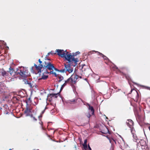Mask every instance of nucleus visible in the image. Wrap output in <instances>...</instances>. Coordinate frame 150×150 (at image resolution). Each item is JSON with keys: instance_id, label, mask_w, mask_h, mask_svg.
<instances>
[{"instance_id": "obj_1", "label": "nucleus", "mask_w": 150, "mask_h": 150, "mask_svg": "<svg viewBox=\"0 0 150 150\" xmlns=\"http://www.w3.org/2000/svg\"><path fill=\"white\" fill-rule=\"evenodd\" d=\"M28 72L26 68L23 67H20L16 69V72H15L16 75H17L18 77L23 79L25 83L27 84L30 88H33L34 85H33V81H29L27 80L26 78L28 76Z\"/></svg>"}, {"instance_id": "obj_2", "label": "nucleus", "mask_w": 150, "mask_h": 150, "mask_svg": "<svg viewBox=\"0 0 150 150\" xmlns=\"http://www.w3.org/2000/svg\"><path fill=\"white\" fill-rule=\"evenodd\" d=\"M57 52V54L62 57H64L65 59L68 62H71L72 61L75 62V64L73 66L76 65L77 64V62L78 61V59L75 58L74 57L72 56L70 53H69L67 50L64 51L63 50L59 49L56 50Z\"/></svg>"}, {"instance_id": "obj_3", "label": "nucleus", "mask_w": 150, "mask_h": 150, "mask_svg": "<svg viewBox=\"0 0 150 150\" xmlns=\"http://www.w3.org/2000/svg\"><path fill=\"white\" fill-rule=\"evenodd\" d=\"M14 69L12 68L11 67L9 69V71H5L3 69H0V75L2 76L3 77L6 78L7 76H9L10 74L12 76L13 78H16L18 77L17 75H16Z\"/></svg>"}, {"instance_id": "obj_4", "label": "nucleus", "mask_w": 150, "mask_h": 150, "mask_svg": "<svg viewBox=\"0 0 150 150\" xmlns=\"http://www.w3.org/2000/svg\"><path fill=\"white\" fill-rule=\"evenodd\" d=\"M54 67L53 64H52L50 61H45L43 63V66L42 69V72L44 71V74H49L48 70L51 71L53 70Z\"/></svg>"}, {"instance_id": "obj_5", "label": "nucleus", "mask_w": 150, "mask_h": 150, "mask_svg": "<svg viewBox=\"0 0 150 150\" xmlns=\"http://www.w3.org/2000/svg\"><path fill=\"white\" fill-rule=\"evenodd\" d=\"M38 62L40 64L38 66L36 64H34V67H32L31 68V71L33 73L36 74H40L42 72V69L43 66V63L42 64V62L39 59Z\"/></svg>"}, {"instance_id": "obj_6", "label": "nucleus", "mask_w": 150, "mask_h": 150, "mask_svg": "<svg viewBox=\"0 0 150 150\" xmlns=\"http://www.w3.org/2000/svg\"><path fill=\"white\" fill-rule=\"evenodd\" d=\"M69 63L67 64H65L64 66L65 69H62V70H64L65 71L63 73H66L67 71L69 72V73H71L73 71V68H72L71 67V66L73 67H75L76 65L73 66V65L75 64V62L74 61H72L71 62H69Z\"/></svg>"}, {"instance_id": "obj_7", "label": "nucleus", "mask_w": 150, "mask_h": 150, "mask_svg": "<svg viewBox=\"0 0 150 150\" xmlns=\"http://www.w3.org/2000/svg\"><path fill=\"white\" fill-rule=\"evenodd\" d=\"M126 124L130 129L131 133H134L135 130L133 127L134 123L133 121L131 119L127 120L126 122Z\"/></svg>"}, {"instance_id": "obj_8", "label": "nucleus", "mask_w": 150, "mask_h": 150, "mask_svg": "<svg viewBox=\"0 0 150 150\" xmlns=\"http://www.w3.org/2000/svg\"><path fill=\"white\" fill-rule=\"evenodd\" d=\"M5 87L4 84L2 82H0V96L4 95L5 91L4 89Z\"/></svg>"}, {"instance_id": "obj_9", "label": "nucleus", "mask_w": 150, "mask_h": 150, "mask_svg": "<svg viewBox=\"0 0 150 150\" xmlns=\"http://www.w3.org/2000/svg\"><path fill=\"white\" fill-rule=\"evenodd\" d=\"M71 77L72 79V83H75L77 80L79 78V76L77 75L76 74H74Z\"/></svg>"}, {"instance_id": "obj_10", "label": "nucleus", "mask_w": 150, "mask_h": 150, "mask_svg": "<svg viewBox=\"0 0 150 150\" xmlns=\"http://www.w3.org/2000/svg\"><path fill=\"white\" fill-rule=\"evenodd\" d=\"M26 103V108L24 111V112L26 114V116H27L30 115V113L31 112V111L30 109L28 107V104L27 103V102Z\"/></svg>"}, {"instance_id": "obj_11", "label": "nucleus", "mask_w": 150, "mask_h": 150, "mask_svg": "<svg viewBox=\"0 0 150 150\" xmlns=\"http://www.w3.org/2000/svg\"><path fill=\"white\" fill-rule=\"evenodd\" d=\"M59 93H51L49 94H48L47 96V100H49L50 101H51L52 100V97H54L56 95H59Z\"/></svg>"}, {"instance_id": "obj_12", "label": "nucleus", "mask_w": 150, "mask_h": 150, "mask_svg": "<svg viewBox=\"0 0 150 150\" xmlns=\"http://www.w3.org/2000/svg\"><path fill=\"white\" fill-rule=\"evenodd\" d=\"M147 144L146 141L143 139L139 140L137 144V146H140L145 145Z\"/></svg>"}, {"instance_id": "obj_13", "label": "nucleus", "mask_w": 150, "mask_h": 150, "mask_svg": "<svg viewBox=\"0 0 150 150\" xmlns=\"http://www.w3.org/2000/svg\"><path fill=\"white\" fill-rule=\"evenodd\" d=\"M135 92L136 95L135 98L134 99V101L139 103L141 100V98L138 92L136 91H135Z\"/></svg>"}, {"instance_id": "obj_14", "label": "nucleus", "mask_w": 150, "mask_h": 150, "mask_svg": "<svg viewBox=\"0 0 150 150\" xmlns=\"http://www.w3.org/2000/svg\"><path fill=\"white\" fill-rule=\"evenodd\" d=\"M135 131L134 130V133H131L133 135V140L134 142H136L137 143L139 141V139L137 138L136 134H135Z\"/></svg>"}, {"instance_id": "obj_15", "label": "nucleus", "mask_w": 150, "mask_h": 150, "mask_svg": "<svg viewBox=\"0 0 150 150\" xmlns=\"http://www.w3.org/2000/svg\"><path fill=\"white\" fill-rule=\"evenodd\" d=\"M94 51L98 53V54L99 55L101 56L104 60H107L109 62H111V61L107 57L103 55L102 53L98 51L96 52L95 51Z\"/></svg>"}, {"instance_id": "obj_16", "label": "nucleus", "mask_w": 150, "mask_h": 150, "mask_svg": "<svg viewBox=\"0 0 150 150\" xmlns=\"http://www.w3.org/2000/svg\"><path fill=\"white\" fill-rule=\"evenodd\" d=\"M43 72L42 76L40 79L46 80L48 78V75H45V74H44V71Z\"/></svg>"}, {"instance_id": "obj_17", "label": "nucleus", "mask_w": 150, "mask_h": 150, "mask_svg": "<svg viewBox=\"0 0 150 150\" xmlns=\"http://www.w3.org/2000/svg\"><path fill=\"white\" fill-rule=\"evenodd\" d=\"M53 69L56 71H59V72H62V73L64 72L65 71L64 70H62V69H61V70L58 69H57L56 68H55L54 66L53 68Z\"/></svg>"}, {"instance_id": "obj_18", "label": "nucleus", "mask_w": 150, "mask_h": 150, "mask_svg": "<svg viewBox=\"0 0 150 150\" xmlns=\"http://www.w3.org/2000/svg\"><path fill=\"white\" fill-rule=\"evenodd\" d=\"M69 82L72 83V79L71 78V77L69 78L67 80L65 81V83L67 84V83H69Z\"/></svg>"}, {"instance_id": "obj_19", "label": "nucleus", "mask_w": 150, "mask_h": 150, "mask_svg": "<svg viewBox=\"0 0 150 150\" xmlns=\"http://www.w3.org/2000/svg\"><path fill=\"white\" fill-rule=\"evenodd\" d=\"M81 101H82V102H83V100H82L81 99L79 98H76V103H77L79 104L81 103Z\"/></svg>"}, {"instance_id": "obj_20", "label": "nucleus", "mask_w": 150, "mask_h": 150, "mask_svg": "<svg viewBox=\"0 0 150 150\" xmlns=\"http://www.w3.org/2000/svg\"><path fill=\"white\" fill-rule=\"evenodd\" d=\"M87 139H86L85 140L84 142V143L83 144V145L84 149H86L87 148Z\"/></svg>"}, {"instance_id": "obj_21", "label": "nucleus", "mask_w": 150, "mask_h": 150, "mask_svg": "<svg viewBox=\"0 0 150 150\" xmlns=\"http://www.w3.org/2000/svg\"><path fill=\"white\" fill-rule=\"evenodd\" d=\"M69 102L70 103L75 104L76 103V98L70 100Z\"/></svg>"}, {"instance_id": "obj_22", "label": "nucleus", "mask_w": 150, "mask_h": 150, "mask_svg": "<svg viewBox=\"0 0 150 150\" xmlns=\"http://www.w3.org/2000/svg\"><path fill=\"white\" fill-rule=\"evenodd\" d=\"M89 109L91 110L92 114H93L94 112V110L93 107L92 106L89 105Z\"/></svg>"}, {"instance_id": "obj_23", "label": "nucleus", "mask_w": 150, "mask_h": 150, "mask_svg": "<svg viewBox=\"0 0 150 150\" xmlns=\"http://www.w3.org/2000/svg\"><path fill=\"white\" fill-rule=\"evenodd\" d=\"M49 74L54 75L55 77H57V76L56 73L55 72H54L53 70H51L50 72H49Z\"/></svg>"}, {"instance_id": "obj_24", "label": "nucleus", "mask_w": 150, "mask_h": 150, "mask_svg": "<svg viewBox=\"0 0 150 150\" xmlns=\"http://www.w3.org/2000/svg\"><path fill=\"white\" fill-rule=\"evenodd\" d=\"M67 84L65 82L62 86L61 88H60V89L59 91V93L62 90L63 88L67 85Z\"/></svg>"}, {"instance_id": "obj_25", "label": "nucleus", "mask_w": 150, "mask_h": 150, "mask_svg": "<svg viewBox=\"0 0 150 150\" xmlns=\"http://www.w3.org/2000/svg\"><path fill=\"white\" fill-rule=\"evenodd\" d=\"M141 146L142 149H146L148 147V146H147V144H146L145 145H142Z\"/></svg>"}, {"instance_id": "obj_26", "label": "nucleus", "mask_w": 150, "mask_h": 150, "mask_svg": "<svg viewBox=\"0 0 150 150\" xmlns=\"http://www.w3.org/2000/svg\"><path fill=\"white\" fill-rule=\"evenodd\" d=\"M59 80L58 81V82H60L62 80H63L64 79L63 77V76H61L59 77Z\"/></svg>"}, {"instance_id": "obj_27", "label": "nucleus", "mask_w": 150, "mask_h": 150, "mask_svg": "<svg viewBox=\"0 0 150 150\" xmlns=\"http://www.w3.org/2000/svg\"><path fill=\"white\" fill-rule=\"evenodd\" d=\"M105 129H106V131L105 132H102L104 134H106L108 133H109V131L108 129L106 127Z\"/></svg>"}, {"instance_id": "obj_28", "label": "nucleus", "mask_w": 150, "mask_h": 150, "mask_svg": "<svg viewBox=\"0 0 150 150\" xmlns=\"http://www.w3.org/2000/svg\"><path fill=\"white\" fill-rule=\"evenodd\" d=\"M80 52H79V51H78V52H76L75 53V54H73L72 55V56H73V57H74V56H76L77 55L79 54H80Z\"/></svg>"}, {"instance_id": "obj_29", "label": "nucleus", "mask_w": 150, "mask_h": 150, "mask_svg": "<svg viewBox=\"0 0 150 150\" xmlns=\"http://www.w3.org/2000/svg\"><path fill=\"white\" fill-rule=\"evenodd\" d=\"M56 54V53H54V52L53 51H52L51 52L48 53V54Z\"/></svg>"}, {"instance_id": "obj_30", "label": "nucleus", "mask_w": 150, "mask_h": 150, "mask_svg": "<svg viewBox=\"0 0 150 150\" xmlns=\"http://www.w3.org/2000/svg\"><path fill=\"white\" fill-rule=\"evenodd\" d=\"M30 117L33 118L34 120L36 121L37 120V119L34 117L33 116V115H30Z\"/></svg>"}, {"instance_id": "obj_31", "label": "nucleus", "mask_w": 150, "mask_h": 150, "mask_svg": "<svg viewBox=\"0 0 150 150\" xmlns=\"http://www.w3.org/2000/svg\"><path fill=\"white\" fill-rule=\"evenodd\" d=\"M47 108L46 107L45 109H44V110H43L42 112L41 113V114H43V113H44L45 112V110Z\"/></svg>"}, {"instance_id": "obj_32", "label": "nucleus", "mask_w": 150, "mask_h": 150, "mask_svg": "<svg viewBox=\"0 0 150 150\" xmlns=\"http://www.w3.org/2000/svg\"><path fill=\"white\" fill-rule=\"evenodd\" d=\"M72 88H73V91L74 92V91H76L75 87L74 86H72Z\"/></svg>"}, {"instance_id": "obj_33", "label": "nucleus", "mask_w": 150, "mask_h": 150, "mask_svg": "<svg viewBox=\"0 0 150 150\" xmlns=\"http://www.w3.org/2000/svg\"><path fill=\"white\" fill-rule=\"evenodd\" d=\"M26 102H27V103L28 104V103L29 102H30V103L31 102L30 98H28V100L27 101H26Z\"/></svg>"}, {"instance_id": "obj_34", "label": "nucleus", "mask_w": 150, "mask_h": 150, "mask_svg": "<svg viewBox=\"0 0 150 150\" xmlns=\"http://www.w3.org/2000/svg\"><path fill=\"white\" fill-rule=\"evenodd\" d=\"M91 116V115L90 114V113H88L87 115V117L89 118V119L90 117Z\"/></svg>"}, {"instance_id": "obj_35", "label": "nucleus", "mask_w": 150, "mask_h": 150, "mask_svg": "<svg viewBox=\"0 0 150 150\" xmlns=\"http://www.w3.org/2000/svg\"><path fill=\"white\" fill-rule=\"evenodd\" d=\"M50 54H48V53L47 54V55H46V57H45V61H46V59H47V58L48 57L49 55Z\"/></svg>"}, {"instance_id": "obj_36", "label": "nucleus", "mask_w": 150, "mask_h": 150, "mask_svg": "<svg viewBox=\"0 0 150 150\" xmlns=\"http://www.w3.org/2000/svg\"><path fill=\"white\" fill-rule=\"evenodd\" d=\"M88 148L89 150H91V149L89 144L88 145Z\"/></svg>"}, {"instance_id": "obj_37", "label": "nucleus", "mask_w": 150, "mask_h": 150, "mask_svg": "<svg viewBox=\"0 0 150 150\" xmlns=\"http://www.w3.org/2000/svg\"><path fill=\"white\" fill-rule=\"evenodd\" d=\"M42 117V114H41V115L38 117L39 118H40V117Z\"/></svg>"}, {"instance_id": "obj_38", "label": "nucleus", "mask_w": 150, "mask_h": 150, "mask_svg": "<svg viewBox=\"0 0 150 150\" xmlns=\"http://www.w3.org/2000/svg\"><path fill=\"white\" fill-rule=\"evenodd\" d=\"M133 90H134V89H132L131 90V91H130V92L129 93V94L131 93Z\"/></svg>"}, {"instance_id": "obj_39", "label": "nucleus", "mask_w": 150, "mask_h": 150, "mask_svg": "<svg viewBox=\"0 0 150 150\" xmlns=\"http://www.w3.org/2000/svg\"><path fill=\"white\" fill-rule=\"evenodd\" d=\"M59 95H59H56V96H54V97L55 98H57V96H58Z\"/></svg>"}, {"instance_id": "obj_40", "label": "nucleus", "mask_w": 150, "mask_h": 150, "mask_svg": "<svg viewBox=\"0 0 150 150\" xmlns=\"http://www.w3.org/2000/svg\"><path fill=\"white\" fill-rule=\"evenodd\" d=\"M46 60L47 59V60L48 61H50V59H48L47 58V59H46Z\"/></svg>"}, {"instance_id": "obj_41", "label": "nucleus", "mask_w": 150, "mask_h": 150, "mask_svg": "<svg viewBox=\"0 0 150 150\" xmlns=\"http://www.w3.org/2000/svg\"><path fill=\"white\" fill-rule=\"evenodd\" d=\"M79 78L80 79L82 78V77L81 76H79Z\"/></svg>"}, {"instance_id": "obj_42", "label": "nucleus", "mask_w": 150, "mask_h": 150, "mask_svg": "<svg viewBox=\"0 0 150 150\" xmlns=\"http://www.w3.org/2000/svg\"><path fill=\"white\" fill-rule=\"evenodd\" d=\"M15 98L17 100H18V99L16 98L15 97Z\"/></svg>"}, {"instance_id": "obj_43", "label": "nucleus", "mask_w": 150, "mask_h": 150, "mask_svg": "<svg viewBox=\"0 0 150 150\" xmlns=\"http://www.w3.org/2000/svg\"><path fill=\"white\" fill-rule=\"evenodd\" d=\"M134 84H136V85H137V83H133Z\"/></svg>"}, {"instance_id": "obj_44", "label": "nucleus", "mask_w": 150, "mask_h": 150, "mask_svg": "<svg viewBox=\"0 0 150 150\" xmlns=\"http://www.w3.org/2000/svg\"><path fill=\"white\" fill-rule=\"evenodd\" d=\"M149 129L150 131V126L149 127Z\"/></svg>"}, {"instance_id": "obj_45", "label": "nucleus", "mask_w": 150, "mask_h": 150, "mask_svg": "<svg viewBox=\"0 0 150 150\" xmlns=\"http://www.w3.org/2000/svg\"><path fill=\"white\" fill-rule=\"evenodd\" d=\"M87 54H88V55H90L89 53H88Z\"/></svg>"}, {"instance_id": "obj_46", "label": "nucleus", "mask_w": 150, "mask_h": 150, "mask_svg": "<svg viewBox=\"0 0 150 150\" xmlns=\"http://www.w3.org/2000/svg\"><path fill=\"white\" fill-rule=\"evenodd\" d=\"M9 113V112H6V114H8Z\"/></svg>"}, {"instance_id": "obj_47", "label": "nucleus", "mask_w": 150, "mask_h": 150, "mask_svg": "<svg viewBox=\"0 0 150 150\" xmlns=\"http://www.w3.org/2000/svg\"><path fill=\"white\" fill-rule=\"evenodd\" d=\"M50 123V122H48V124H49Z\"/></svg>"}, {"instance_id": "obj_48", "label": "nucleus", "mask_w": 150, "mask_h": 150, "mask_svg": "<svg viewBox=\"0 0 150 150\" xmlns=\"http://www.w3.org/2000/svg\"><path fill=\"white\" fill-rule=\"evenodd\" d=\"M116 67V69H117V67Z\"/></svg>"}, {"instance_id": "obj_49", "label": "nucleus", "mask_w": 150, "mask_h": 150, "mask_svg": "<svg viewBox=\"0 0 150 150\" xmlns=\"http://www.w3.org/2000/svg\"><path fill=\"white\" fill-rule=\"evenodd\" d=\"M42 122H41V125H42Z\"/></svg>"}, {"instance_id": "obj_50", "label": "nucleus", "mask_w": 150, "mask_h": 150, "mask_svg": "<svg viewBox=\"0 0 150 150\" xmlns=\"http://www.w3.org/2000/svg\"><path fill=\"white\" fill-rule=\"evenodd\" d=\"M9 150H11V149H10Z\"/></svg>"}, {"instance_id": "obj_51", "label": "nucleus", "mask_w": 150, "mask_h": 150, "mask_svg": "<svg viewBox=\"0 0 150 150\" xmlns=\"http://www.w3.org/2000/svg\"><path fill=\"white\" fill-rule=\"evenodd\" d=\"M7 47L8 48V47Z\"/></svg>"}]
</instances>
